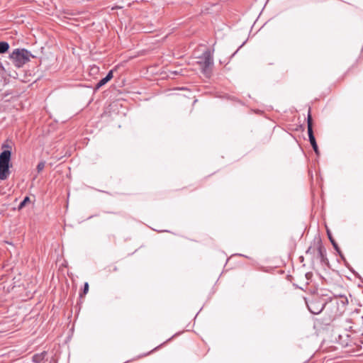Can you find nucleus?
<instances>
[{"mask_svg": "<svg viewBox=\"0 0 363 363\" xmlns=\"http://www.w3.org/2000/svg\"><path fill=\"white\" fill-rule=\"evenodd\" d=\"M347 299L345 296H328L325 298V304L324 306V314L327 316L326 321L330 322L336 318L341 315L344 312Z\"/></svg>", "mask_w": 363, "mask_h": 363, "instance_id": "obj_1", "label": "nucleus"}, {"mask_svg": "<svg viewBox=\"0 0 363 363\" xmlns=\"http://www.w3.org/2000/svg\"><path fill=\"white\" fill-rule=\"evenodd\" d=\"M326 297L327 294H323L321 291L316 294H313L308 298H305V303L308 311L311 313L315 315L323 312L324 310V306L325 304Z\"/></svg>", "mask_w": 363, "mask_h": 363, "instance_id": "obj_2", "label": "nucleus"}, {"mask_svg": "<svg viewBox=\"0 0 363 363\" xmlns=\"http://www.w3.org/2000/svg\"><path fill=\"white\" fill-rule=\"evenodd\" d=\"M2 148L5 149L0 154V179H6L9 174V163L11 156V147L8 144H3Z\"/></svg>", "mask_w": 363, "mask_h": 363, "instance_id": "obj_3", "label": "nucleus"}, {"mask_svg": "<svg viewBox=\"0 0 363 363\" xmlns=\"http://www.w3.org/2000/svg\"><path fill=\"white\" fill-rule=\"evenodd\" d=\"M34 56L26 49H15L10 55L9 58L16 67H23Z\"/></svg>", "mask_w": 363, "mask_h": 363, "instance_id": "obj_4", "label": "nucleus"}, {"mask_svg": "<svg viewBox=\"0 0 363 363\" xmlns=\"http://www.w3.org/2000/svg\"><path fill=\"white\" fill-rule=\"evenodd\" d=\"M199 59L198 63L201 67V72L205 74H208L210 72V68L213 64V53L210 50H206Z\"/></svg>", "mask_w": 363, "mask_h": 363, "instance_id": "obj_5", "label": "nucleus"}, {"mask_svg": "<svg viewBox=\"0 0 363 363\" xmlns=\"http://www.w3.org/2000/svg\"><path fill=\"white\" fill-rule=\"evenodd\" d=\"M308 135L310 143H311L314 152H315L316 155H319V150H318L316 140H315V136L313 134V130L310 129V131L308 133Z\"/></svg>", "mask_w": 363, "mask_h": 363, "instance_id": "obj_6", "label": "nucleus"}, {"mask_svg": "<svg viewBox=\"0 0 363 363\" xmlns=\"http://www.w3.org/2000/svg\"><path fill=\"white\" fill-rule=\"evenodd\" d=\"M338 341L342 346H348L350 344V335L346 333H344L343 334H339Z\"/></svg>", "mask_w": 363, "mask_h": 363, "instance_id": "obj_7", "label": "nucleus"}, {"mask_svg": "<svg viewBox=\"0 0 363 363\" xmlns=\"http://www.w3.org/2000/svg\"><path fill=\"white\" fill-rule=\"evenodd\" d=\"M318 257L320 259L321 262L325 263L328 259L326 257V250L321 244H318Z\"/></svg>", "mask_w": 363, "mask_h": 363, "instance_id": "obj_8", "label": "nucleus"}, {"mask_svg": "<svg viewBox=\"0 0 363 363\" xmlns=\"http://www.w3.org/2000/svg\"><path fill=\"white\" fill-rule=\"evenodd\" d=\"M47 354L48 353L45 351H43L40 353L35 354L32 357V361L34 363H42L45 357L47 356Z\"/></svg>", "mask_w": 363, "mask_h": 363, "instance_id": "obj_9", "label": "nucleus"}, {"mask_svg": "<svg viewBox=\"0 0 363 363\" xmlns=\"http://www.w3.org/2000/svg\"><path fill=\"white\" fill-rule=\"evenodd\" d=\"M9 49V44L5 41L0 42V53H6Z\"/></svg>", "mask_w": 363, "mask_h": 363, "instance_id": "obj_10", "label": "nucleus"}, {"mask_svg": "<svg viewBox=\"0 0 363 363\" xmlns=\"http://www.w3.org/2000/svg\"><path fill=\"white\" fill-rule=\"evenodd\" d=\"M307 126H308V133L310 131V129L313 130V119L311 114V108L308 110V116H307Z\"/></svg>", "mask_w": 363, "mask_h": 363, "instance_id": "obj_11", "label": "nucleus"}, {"mask_svg": "<svg viewBox=\"0 0 363 363\" xmlns=\"http://www.w3.org/2000/svg\"><path fill=\"white\" fill-rule=\"evenodd\" d=\"M28 202H30V198L28 196H26L23 200L19 203L18 206V210H21Z\"/></svg>", "mask_w": 363, "mask_h": 363, "instance_id": "obj_12", "label": "nucleus"}, {"mask_svg": "<svg viewBox=\"0 0 363 363\" xmlns=\"http://www.w3.org/2000/svg\"><path fill=\"white\" fill-rule=\"evenodd\" d=\"M108 81L105 79V77L102 78L99 82L96 84V88L99 89L104 85H105Z\"/></svg>", "mask_w": 363, "mask_h": 363, "instance_id": "obj_13", "label": "nucleus"}, {"mask_svg": "<svg viewBox=\"0 0 363 363\" xmlns=\"http://www.w3.org/2000/svg\"><path fill=\"white\" fill-rule=\"evenodd\" d=\"M45 161H41L40 162L38 165H37V170L38 172H40L45 167Z\"/></svg>", "mask_w": 363, "mask_h": 363, "instance_id": "obj_14", "label": "nucleus"}, {"mask_svg": "<svg viewBox=\"0 0 363 363\" xmlns=\"http://www.w3.org/2000/svg\"><path fill=\"white\" fill-rule=\"evenodd\" d=\"M113 78V70L108 72V73L105 77V79L108 82Z\"/></svg>", "mask_w": 363, "mask_h": 363, "instance_id": "obj_15", "label": "nucleus"}, {"mask_svg": "<svg viewBox=\"0 0 363 363\" xmlns=\"http://www.w3.org/2000/svg\"><path fill=\"white\" fill-rule=\"evenodd\" d=\"M113 78V70L108 72V73L105 77V79L108 82Z\"/></svg>", "mask_w": 363, "mask_h": 363, "instance_id": "obj_16", "label": "nucleus"}, {"mask_svg": "<svg viewBox=\"0 0 363 363\" xmlns=\"http://www.w3.org/2000/svg\"><path fill=\"white\" fill-rule=\"evenodd\" d=\"M89 291V284L87 282L84 283V289H83V294H86Z\"/></svg>", "mask_w": 363, "mask_h": 363, "instance_id": "obj_17", "label": "nucleus"}, {"mask_svg": "<svg viewBox=\"0 0 363 363\" xmlns=\"http://www.w3.org/2000/svg\"><path fill=\"white\" fill-rule=\"evenodd\" d=\"M333 246L335 248V250L340 253V249L338 247L337 244L336 242H333Z\"/></svg>", "mask_w": 363, "mask_h": 363, "instance_id": "obj_18", "label": "nucleus"}, {"mask_svg": "<svg viewBox=\"0 0 363 363\" xmlns=\"http://www.w3.org/2000/svg\"><path fill=\"white\" fill-rule=\"evenodd\" d=\"M346 330H353L354 332L357 333V330L355 329H353V326L350 325L348 327L345 328Z\"/></svg>", "mask_w": 363, "mask_h": 363, "instance_id": "obj_19", "label": "nucleus"}, {"mask_svg": "<svg viewBox=\"0 0 363 363\" xmlns=\"http://www.w3.org/2000/svg\"><path fill=\"white\" fill-rule=\"evenodd\" d=\"M312 250L311 247H309L307 250H306V254H309L311 252V250Z\"/></svg>", "mask_w": 363, "mask_h": 363, "instance_id": "obj_20", "label": "nucleus"}, {"mask_svg": "<svg viewBox=\"0 0 363 363\" xmlns=\"http://www.w3.org/2000/svg\"><path fill=\"white\" fill-rule=\"evenodd\" d=\"M328 237H329L330 240H331L333 239L331 235H330V234L329 233H328Z\"/></svg>", "mask_w": 363, "mask_h": 363, "instance_id": "obj_21", "label": "nucleus"}, {"mask_svg": "<svg viewBox=\"0 0 363 363\" xmlns=\"http://www.w3.org/2000/svg\"><path fill=\"white\" fill-rule=\"evenodd\" d=\"M330 242H331L332 245H333V242H336L333 239H332V240H330Z\"/></svg>", "mask_w": 363, "mask_h": 363, "instance_id": "obj_22", "label": "nucleus"}]
</instances>
